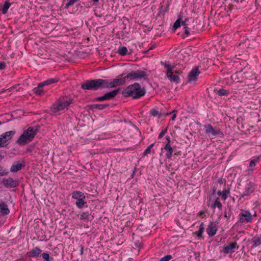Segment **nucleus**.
<instances>
[{"instance_id": "24", "label": "nucleus", "mask_w": 261, "mask_h": 261, "mask_svg": "<svg viewBox=\"0 0 261 261\" xmlns=\"http://www.w3.org/2000/svg\"><path fill=\"white\" fill-rule=\"evenodd\" d=\"M25 165H23L21 163L14 162L10 168V172L12 173H16L18 171L21 170L22 168Z\"/></svg>"}, {"instance_id": "37", "label": "nucleus", "mask_w": 261, "mask_h": 261, "mask_svg": "<svg viewBox=\"0 0 261 261\" xmlns=\"http://www.w3.org/2000/svg\"><path fill=\"white\" fill-rule=\"evenodd\" d=\"M127 49L125 46H121L119 47L117 53L122 56H125L127 53Z\"/></svg>"}, {"instance_id": "59", "label": "nucleus", "mask_w": 261, "mask_h": 261, "mask_svg": "<svg viewBox=\"0 0 261 261\" xmlns=\"http://www.w3.org/2000/svg\"><path fill=\"white\" fill-rule=\"evenodd\" d=\"M237 197L239 198V200H241L242 198H244L245 197H242V194L240 196H237Z\"/></svg>"}, {"instance_id": "21", "label": "nucleus", "mask_w": 261, "mask_h": 261, "mask_svg": "<svg viewBox=\"0 0 261 261\" xmlns=\"http://www.w3.org/2000/svg\"><path fill=\"white\" fill-rule=\"evenodd\" d=\"M42 252V250L39 247L33 248L31 251L27 252V255L30 257H37Z\"/></svg>"}, {"instance_id": "44", "label": "nucleus", "mask_w": 261, "mask_h": 261, "mask_svg": "<svg viewBox=\"0 0 261 261\" xmlns=\"http://www.w3.org/2000/svg\"><path fill=\"white\" fill-rule=\"evenodd\" d=\"M156 47V45L155 43L151 44L149 45V47L148 50L145 51L144 52V54H147L150 50H152L154 49Z\"/></svg>"}, {"instance_id": "35", "label": "nucleus", "mask_w": 261, "mask_h": 261, "mask_svg": "<svg viewBox=\"0 0 261 261\" xmlns=\"http://www.w3.org/2000/svg\"><path fill=\"white\" fill-rule=\"evenodd\" d=\"M155 142L151 143L150 144L146 149L144 151V152L142 153V156H145L147 155L148 154L150 153L151 152H152L153 153L154 152V149H152L153 147L154 146Z\"/></svg>"}, {"instance_id": "61", "label": "nucleus", "mask_w": 261, "mask_h": 261, "mask_svg": "<svg viewBox=\"0 0 261 261\" xmlns=\"http://www.w3.org/2000/svg\"><path fill=\"white\" fill-rule=\"evenodd\" d=\"M32 148H31L30 147H29V148H28L27 149V151H32Z\"/></svg>"}, {"instance_id": "30", "label": "nucleus", "mask_w": 261, "mask_h": 261, "mask_svg": "<svg viewBox=\"0 0 261 261\" xmlns=\"http://www.w3.org/2000/svg\"><path fill=\"white\" fill-rule=\"evenodd\" d=\"M92 210L90 208L89 211L82 212L80 215V219L82 221H88L90 216L92 213Z\"/></svg>"}, {"instance_id": "56", "label": "nucleus", "mask_w": 261, "mask_h": 261, "mask_svg": "<svg viewBox=\"0 0 261 261\" xmlns=\"http://www.w3.org/2000/svg\"><path fill=\"white\" fill-rule=\"evenodd\" d=\"M94 5H97L99 3V0H92Z\"/></svg>"}, {"instance_id": "58", "label": "nucleus", "mask_w": 261, "mask_h": 261, "mask_svg": "<svg viewBox=\"0 0 261 261\" xmlns=\"http://www.w3.org/2000/svg\"><path fill=\"white\" fill-rule=\"evenodd\" d=\"M229 197L230 198V199L232 200V201L233 202H235V198H234L233 197L231 196L230 195H229V196H228V197Z\"/></svg>"}, {"instance_id": "10", "label": "nucleus", "mask_w": 261, "mask_h": 261, "mask_svg": "<svg viewBox=\"0 0 261 261\" xmlns=\"http://www.w3.org/2000/svg\"><path fill=\"white\" fill-rule=\"evenodd\" d=\"M252 220V215L248 210H241V213L239 215V223L246 224L251 223Z\"/></svg>"}, {"instance_id": "26", "label": "nucleus", "mask_w": 261, "mask_h": 261, "mask_svg": "<svg viewBox=\"0 0 261 261\" xmlns=\"http://www.w3.org/2000/svg\"><path fill=\"white\" fill-rule=\"evenodd\" d=\"M166 76L171 82L175 83L176 84H179L180 82L179 77L178 75L174 74L173 71L166 75Z\"/></svg>"}, {"instance_id": "41", "label": "nucleus", "mask_w": 261, "mask_h": 261, "mask_svg": "<svg viewBox=\"0 0 261 261\" xmlns=\"http://www.w3.org/2000/svg\"><path fill=\"white\" fill-rule=\"evenodd\" d=\"M149 114L151 116H153V117L158 116L159 117V112L157 110H156L155 109H152L149 111Z\"/></svg>"}, {"instance_id": "23", "label": "nucleus", "mask_w": 261, "mask_h": 261, "mask_svg": "<svg viewBox=\"0 0 261 261\" xmlns=\"http://www.w3.org/2000/svg\"><path fill=\"white\" fill-rule=\"evenodd\" d=\"M110 106L109 103H103V104H99V103H94L89 105L88 107H89L90 109L93 110H102L108 107H109Z\"/></svg>"}, {"instance_id": "13", "label": "nucleus", "mask_w": 261, "mask_h": 261, "mask_svg": "<svg viewBox=\"0 0 261 261\" xmlns=\"http://www.w3.org/2000/svg\"><path fill=\"white\" fill-rule=\"evenodd\" d=\"M239 248V246L236 242H231L227 245H224L223 246V249L220 251L224 254H227L229 253H232L237 250Z\"/></svg>"}, {"instance_id": "4", "label": "nucleus", "mask_w": 261, "mask_h": 261, "mask_svg": "<svg viewBox=\"0 0 261 261\" xmlns=\"http://www.w3.org/2000/svg\"><path fill=\"white\" fill-rule=\"evenodd\" d=\"M81 88L84 90L97 91L105 89V80L102 79L85 80L81 84Z\"/></svg>"}, {"instance_id": "2", "label": "nucleus", "mask_w": 261, "mask_h": 261, "mask_svg": "<svg viewBox=\"0 0 261 261\" xmlns=\"http://www.w3.org/2000/svg\"><path fill=\"white\" fill-rule=\"evenodd\" d=\"M146 93L144 87H141L139 83H135L128 85L122 91V94L125 97H131L134 99H139Z\"/></svg>"}, {"instance_id": "17", "label": "nucleus", "mask_w": 261, "mask_h": 261, "mask_svg": "<svg viewBox=\"0 0 261 261\" xmlns=\"http://www.w3.org/2000/svg\"><path fill=\"white\" fill-rule=\"evenodd\" d=\"M165 151V156L167 159H171L173 153L174 152V149L172 147L171 145H165L164 147L161 148V152L160 155H161L163 153V151Z\"/></svg>"}, {"instance_id": "15", "label": "nucleus", "mask_w": 261, "mask_h": 261, "mask_svg": "<svg viewBox=\"0 0 261 261\" xmlns=\"http://www.w3.org/2000/svg\"><path fill=\"white\" fill-rule=\"evenodd\" d=\"M254 186L255 185L253 182L251 181H249L245 186V190L243 194H242V197L249 196L251 194L254 192ZM246 199H248V197H247Z\"/></svg>"}, {"instance_id": "18", "label": "nucleus", "mask_w": 261, "mask_h": 261, "mask_svg": "<svg viewBox=\"0 0 261 261\" xmlns=\"http://www.w3.org/2000/svg\"><path fill=\"white\" fill-rule=\"evenodd\" d=\"M218 230L217 225L215 222H211L206 228V231L210 237L215 236Z\"/></svg>"}, {"instance_id": "33", "label": "nucleus", "mask_w": 261, "mask_h": 261, "mask_svg": "<svg viewBox=\"0 0 261 261\" xmlns=\"http://www.w3.org/2000/svg\"><path fill=\"white\" fill-rule=\"evenodd\" d=\"M62 101V102L65 105L66 107H68L70 104L72 103L73 102V99L71 97H68L66 96H63L59 98Z\"/></svg>"}, {"instance_id": "20", "label": "nucleus", "mask_w": 261, "mask_h": 261, "mask_svg": "<svg viewBox=\"0 0 261 261\" xmlns=\"http://www.w3.org/2000/svg\"><path fill=\"white\" fill-rule=\"evenodd\" d=\"M10 213V210L7 204L3 201H0V214L2 216L7 215Z\"/></svg>"}, {"instance_id": "34", "label": "nucleus", "mask_w": 261, "mask_h": 261, "mask_svg": "<svg viewBox=\"0 0 261 261\" xmlns=\"http://www.w3.org/2000/svg\"><path fill=\"white\" fill-rule=\"evenodd\" d=\"M169 9V5H168L166 7H164L163 5L161 6L159 9V12L157 14L158 17L164 16L165 13L168 11Z\"/></svg>"}, {"instance_id": "55", "label": "nucleus", "mask_w": 261, "mask_h": 261, "mask_svg": "<svg viewBox=\"0 0 261 261\" xmlns=\"http://www.w3.org/2000/svg\"><path fill=\"white\" fill-rule=\"evenodd\" d=\"M136 168H135L134 169V170H133V173H132V175H130V178H134V175H135V171H136Z\"/></svg>"}, {"instance_id": "36", "label": "nucleus", "mask_w": 261, "mask_h": 261, "mask_svg": "<svg viewBox=\"0 0 261 261\" xmlns=\"http://www.w3.org/2000/svg\"><path fill=\"white\" fill-rule=\"evenodd\" d=\"M229 93V91L227 90L224 89L223 88L220 89L219 90L217 91V94L220 96H228Z\"/></svg>"}, {"instance_id": "47", "label": "nucleus", "mask_w": 261, "mask_h": 261, "mask_svg": "<svg viewBox=\"0 0 261 261\" xmlns=\"http://www.w3.org/2000/svg\"><path fill=\"white\" fill-rule=\"evenodd\" d=\"M171 139L170 136H166V142H165V145H171Z\"/></svg>"}, {"instance_id": "8", "label": "nucleus", "mask_w": 261, "mask_h": 261, "mask_svg": "<svg viewBox=\"0 0 261 261\" xmlns=\"http://www.w3.org/2000/svg\"><path fill=\"white\" fill-rule=\"evenodd\" d=\"M217 183L220 185L224 184V188L223 191L219 190L217 191V193L218 195L221 198L222 200H226L228 198L229 194L230 193L231 185H226V179L223 178H219L217 180Z\"/></svg>"}, {"instance_id": "38", "label": "nucleus", "mask_w": 261, "mask_h": 261, "mask_svg": "<svg viewBox=\"0 0 261 261\" xmlns=\"http://www.w3.org/2000/svg\"><path fill=\"white\" fill-rule=\"evenodd\" d=\"M41 256L44 261H55L53 257L50 256L48 252H43L41 254Z\"/></svg>"}, {"instance_id": "62", "label": "nucleus", "mask_w": 261, "mask_h": 261, "mask_svg": "<svg viewBox=\"0 0 261 261\" xmlns=\"http://www.w3.org/2000/svg\"><path fill=\"white\" fill-rule=\"evenodd\" d=\"M237 123H238V124L240 123V120H239V118H237Z\"/></svg>"}, {"instance_id": "25", "label": "nucleus", "mask_w": 261, "mask_h": 261, "mask_svg": "<svg viewBox=\"0 0 261 261\" xmlns=\"http://www.w3.org/2000/svg\"><path fill=\"white\" fill-rule=\"evenodd\" d=\"M72 199L74 200H77V199H83V198H86V196L85 194L80 191L77 190H74L72 192Z\"/></svg>"}, {"instance_id": "54", "label": "nucleus", "mask_w": 261, "mask_h": 261, "mask_svg": "<svg viewBox=\"0 0 261 261\" xmlns=\"http://www.w3.org/2000/svg\"><path fill=\"white\" fill-rule=\"evenodd\" d=\"M80 247H81V249H80V254L81 255H82L83 254V252H84V246H82V245H81L80 246Z\"/></svg>"}, {"instance_id": "57", "label": "nucleus", "mask_w": 261, "mask_h": 261, "mask_svg": "<svg viewBox=\"0 0 261 261\" xmlns=\"http://www.w3.org/2000/svg\"><path fill=\"white\" fill-rule=\"evenodd\" d=\"M176 117V114L174 113V114L173 115L172 117H171V119L172 120L174 121V120H175V119Z\"/></svg>"}, {"instance_id": "63", "label": "nucleus", "mask_w": 261, "mask_h": 261, "mask_svg": "<svg viewBox=\"0 0 261 261\" xmlns=\"http://www.w3.org/2000/svg\"><path fill=\"white\" fill-rule=\"evenodd\" d=\"M236 2L238 3L239 2V1H236V0H234Z\"/></svg>"}, {"instance_id": "51", "label": "nucleus", "mask_w": 261, "mask_h": 261, "mask_svg": "<svg viewBox=\"0 0 261 261\" xmlns=\"http://www.w3.org/2000/svg\"><path fill=\"white\" fill-rule=\"evenodd\" d=\"M231 212H230V213L228 214V215H227L228 214L226 212H225L224 213V217L227 218V219H229L230 216L231 215Z\"/></svg>"}, {"instance_id": "46", "label": "nucleus", "mask_w": 261, "mask_h": 261, "mask_svg": "<svg viewBox=\"0 0 261 261\" xmlns=\"http://www.w3.org/2000/svg\"><path fill=\"white\" fill-rule=\"evenodd\" d=\"M6 64L5 62L0 61V70H2L6 68Z\"/></svg>"}, {"instance_id": "16", "label": "nucleus", "mask_w": 261, "mask_h": 261, "mask_svg": "<svg viewBox=\"0 0 261 261\" xmlns=\"http://www.w3.org/2000/svg\"><path fill=\"white\" fill-rule=\"evenodd\" d=\"M200 73L199 68L197 66L194 67L189 72L188 79V82L191 83L192 82H196L198 80V76Z\"/></svg>"}, {"instance_id": "60", "label": "nucleus", "mask_w": 261, "mask_h": 261, "mask_svg": "<svg viewBox=\"0 0 261 261\" xmlns=\"http://www.w3.org/2000/svg\"><path fill=\"white\" fill-rule=\"evenodd\" d=\"M177 112V110H173L172 112H171L170 113H171V114H176V113Z\"/></svg>"}, {"instance_id": "49", "label": "nucleus", "mask_w": 261, "mask_h": 261, "mask_svg": "<svg viewBox=\"0 0 261 261\" xmlns=\"http://www.w3.org/2000/svg\"><path fill=\"white\" fill-rule=\"evenodd\" d=\"M171 114V113H159V118H161L163 117H166V116L170 115Z\"/></svg>"}, {"instance_id": "31", "label": "nucleus", "mask_w": 261, "mask_h": 261, "mask_svg": "<svg viewBox=\"0 0 261 261\" xmlns=\"http://www.w3.org/2000/svg\"><path fill=\"white\" fill-rule=\"evenodd\" d=\"M85 199L86 198H83L81 199H77V200H76L75 204L78 208L82 209L84 207H88V205H86L87 202L85 201Z\"/></svg>"}, {"instance_id": "19", "label": "nucleus", "mask_w": 261, "mask_h": 261, "mask_svg": "<svg viewBox=\"0 0 261 261\" xmlns=\"http://www.w3.org/2000/svg\"><path fill=\"white\" fill-rule=\"evenodd\" d=\"M204 127L205 128V132L206 134L211 133L214 136H216L217 135L222 134V132H221L219 129L215 130L213 126L210 124L205 125Z\"/></svg>"}, {"instance_id": "43", "label": "nucleus", "mask_w": 261, "mask_h": 261, "mask_svg": "<svg viewBox=\"0 0 261 261\" xmlns=\"http://www.w3.org/2000/svg\"><path fill=\"white\" fill-rule=\"evenodd\" d=\"M172 258L173 256L171 255L168 254L161 258L159 261H169Z\"/></svg>"}, {"instance_id": "14", "label": "nucleus", "mask_w": 261, "mask_h": 261, "mask_svg": "<svg viewBox=\"0 0 261 261\" xmlns=\"http://www.w3.org/2000/svg\"><path fill=\"white\" fill-rule=\"evenodd\" d=\"M3 184L7 188H15L19 186V182L17 179H14L12 177L4 178Z\"/></svg>"}, {"instance_id": "5", "label": "nucleus", "mask_w": 261, "mask_h": 261, "mask_svg": "<svg viewBox=\"0 0 261 261\" xmlns=\"http://www.w3.org/2000/svg\"><path fill=\"white\" fill-rule=\"evenodd\" d=\"M146 69L144 70H124L123 73H125L124 75L126 82L136 81L141 79L149 82L150 81L148 78V75L145 72Z\"/></svg>"}, {"instance_id": "29", "label": "nucleus", "mask_w": 261, "mask_h": 261, "mask_svg": "<svg viewBox=\"0 0 261 261\" xmlns=\"http://www.w3.org/2000/svg\"><path fill=\"white\" fill-rule=\"evenodd\" d=\"M204 224L203 222H201L199 226V230L194 232V234L196 236L200 239H203L204 237L203 236V233L204 232Z\"/></svg>"}, {"instance_id": "28", "label": "nucleus", "mask_w": 261, "mask_h": 261, "mask_svg": "<svg viewBox=\"0 0 261 261\" xmlns=\"http://www.w3.org/2000/svg\"><path fill=\"white\" fill-rule=\"evenodd\" d=\"M210 206L211 208L214 210L217 207L219 210H221L223 205L222 203L219 201V198L217 197L212 201Z\"/></svg>"}, {"instance_id": "6", "label": "nucleus", "mask_w": 261, "mask_h": 261, "mask_svg": "<svg viewBox=\"0 0 261 261\" xmlns=\"http://www.w3.org/2000/svg\"><path fill=\"white\" fill-rule=\"evenodd\" d=\"M125 73L123 72L119 74L116 78L113 79H104L105 89H110L116 88L118 86L124 85L126 81L124 75Z\"/></svg>"}, {"instance_id": "9", "label": "nucleus", "mask_w": 261, "mask_h": 261, "mask_svg": "<svg viewBox=\"0 0 261 261\" xmlns=\"http://www.w3.org/2000/svg\"><path fill=\"white\" fill-rule=\"evenodd\" d=\"M121 88H118L108 92L105 93L103 95L97 96L94 98L95 101H103L114 99L121 91Z\"/></svg>"}, {"instance_id": "45", "label": "nucleus", "mask_w": 261, "mask_h": 261, "mask_svg": "<svg viewBox=\"0 0 261 261\" xmlns=\"http://www.w3.org/2000/svg\"><path fill=\"white\" fill-rule=\"evenodd\" d=\"M94 15L97 17H101L103 16V14L101 13V11H98L97 10H94Z\"/></svg>"}, {"instance_id": "3", "label": "nucleus", "mask_w": 261, "mask_h": 261, "mask_svg": "<svg viewBox=\"0 0 261 261\" xmlns=\"http://www.w3.org/2000/svg\"><path fill=\"white\" fill-rule=\"evenodd\" d=\"M40 126L37 125L35 127L30 126L24 130L16 141V143L22 146L33 140L35 136L39 130Z\"/></svg>"}, {"instance_id": "48", "label": "nucleus", "mask_w": 261, "mask_h": 261, "mask_svg": "<svg viewBox=\"0 0 261 261\" xmlns=\"http://www.w3.org/2000/svg\"><path fill=\"white\" fill-rule=\"evenodd\" d=\"M4 158V156L2 155V154H0V162H1L2 160ZM7 174H8V172H0V176H2L5 175H7Z\"/></svg>"}, {"instance_id": "32", "label": "nucleus", "mask_w": 261, "mask_h": 261, "mask_svg": "<svg viewBox=\"0 0 261 261\" xmlns=\"http://www.w3.org/2000/svg\"><path fill=\"white\" fill-rule=\"evenodd\" d=\"M251 242L252 244L251 248L257 247L261 245V238L255 236L252 238Z\"/></svg>"}, {"instance_id": "40", "label": "nucleus", "mask_w": 261, "mask_h": 261, "mask_svg": "<svg viewBox=\"0 0 261 261\" xmlns=\"http://www.w3.org/2000/svg\"><path fill=\"white\" fill-rule=\"evenodd\" d=\"M164 66L167 69L166 75H167V74L170 73L171 72H173V69L174 68V66H172L169 64H165L164 65Z\"/></svg>"}, {"instance_id": "22", "label": "nucleus", "mask_w": 261, "mask_h": 261, "mask_svg": "<svg viewBox=\"0 0 261 261\" xmlns=\"http://www.w3.org/2000/svg\"><path fill=\"white\" fill-rule=\"evenodd\" d=\"M260 159V156H254L253 159L250 161L249 164L248 166V170L253 171L256 164L259 162Z\"/></svg>"}, {"instance_id": "27", "label": "nucleus", "mask_w": 261, "mask_h": 261, "mask_svg": "<svg viewBox=\"0 0 261 261\" xmlns=\"http://www.w3.org/2000/svg\"><path fill=\"white\" fill-rule=\"evenodd\" d=\"M11 6V3L9 0H6L4 4L1 5L0 6V11L2 12L3 14H6L9 8Z\"/></svg>"}, {"instance_id": "11", "label": "nucleus", "mask_w": 261, "mask_h": 261, "mask_svg": "<svg viewBox=\"0 0 261 261\" xmlns=\"http://www.w3.org/2000/svg\"><path fill=\"white\" fill-rule=\"evenodd\" d=\"M15 134V130H10L0 135V147H5L8 145L13 136Z\"/></svg>"}, {"instance_id": "64", "label": "nucleus", "mask_w": 261, "mask_h": 261, "mask_svg": "<svg viewBox=\"0 0 261 261\" xmlns=\"http://www.w3.org/2000/svg\"><path fill=\"white\" fill-rule=\"evenodd\" d=\"M2 124V122L0 121V125Z\"/></svg>"}, {"instance_id": "50", "label": "nucleus", "mask_w": 261, "mask_h": 261, "mask_svg": "<svg viewBox=\"0 0 261 261\" xmlns=\"http://www.w3.org/2000/svg\"><path fill=\"white\" fill-rule=\"evenodd\" d=\"M216 191H217V188L215 186L213 187L212 189V195L215 194L216 193Z\"/></svg>"}, {"instance_id": "1", "label": "nucleus", "mask_w": 261, "mask_h": 261, "mask_svg": "<svg viewBox=\"0 0 261 261\" xmlns=\"http://www.w3.org/2000/svg\"><path fill=\"white\" fill-rule=\"evenodd\" d=\"M195 23H196L197 22H195L192 17H187L183 20L182 14H180L178 15L177 19L174 22L172 30L173 32H175L178 28L182 25L184 27L183 33L181 36L185 38V35L188 36L190 35L191 32L195 33L198 31V29L195 27Z\"/></svg>"}, {"instance_id": "7", "label": "nucleus", "mask_w": 261, "mask_h": 261, "mask_svg": "<svg viewBox=\"0 0 261 261\" xmlns=\"http://www.w3.org/2000/svg\"><path fill=\"white\" fill-rule=\"evenodd\" d=\"M59 81L57 77L50 78L41 82L38 84L37 87L33 89L34 93L40 96L44 95L46 92L47 90L44 88L45 86L49 85L52 84L56 83Z\"/></svg>"}, {"instance_id": "42", "label": "nucleus", "mask_w": 261, "mask_h": 261, "mask_svg": "<svg viewBox=\"0 0 261 261\" xmlns=\"http://www.w3.org/2000/svg\"><path fill=\"white\" fill-rule=\"evenodd\" d=\"M167 130L168 127H166L165 128L163 129L158 136V139H162L164 136V135L167 133Z\"/></svg>"}, {"instance_id": "53", "label": "nucleus", "mask_w": 261, "mask_h": 261, "mask_svg": "<svg viewBox=\"0 0 261 261\" xmlns=\"http://www.w3.org/2000/svg\"><path fill=\"white\" fill-rule=\"evenodd\" d=\"M173 72H174V74H180L182 73V71L180 70H175V71H173Z\"/></svg>"}, {"instance_id": "39", "label": "nucleus", "mask_w": 261, "mask_h": 261, "mask_svg": "<svg viewBox=\"0 0 261 261\" xmlns=\"http://www.w3.org/2000/svg\"><path fill=\"white\" fill-rule=\"evenodd\" d=\"M80 0H68L64 7L65 9H68L71 6H73L75 3L80 2Z\"/></svg>"}, {"instance_id": "52", "label": "nucleus", "mask_w": 261, "mask_h": 261, "mask_svg": "<svg viewBox=\"0 0 261 261\" xmlns=\"http://www.w3.org/2000/svg\"><path fill=\"white\" fill-rule=\"evenodd\" d=\"M205 213V211H200L198 214V215L199 216H200V217H202Z\"/></svg>"}, {"instance_id": "12", "label": "nucleus", "mask_w": 261, "mask_h": 261, "mask_svg": "<svg viewBox=\"0 0 261 261\" xmlns=\"http://www.w3.org/2000/svg\"><path fill=\"white\" fill-rule=\"evenodd\" d=\"M68 107L64 105L59 98L54 103L52 104L50 108L51 114L53 115L60 111H63Z\"/></svg>"}]
</instances>
